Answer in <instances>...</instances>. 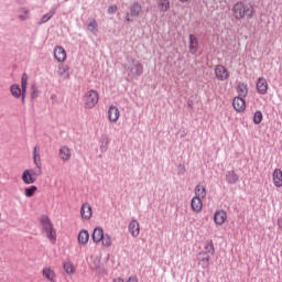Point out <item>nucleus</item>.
<instances>
[{"mask_svg":"<svg viewBox=\"0 0 282 282\" xmlns=\"http://www.w3.org/2000/svg\"><path fill=\"white\" fill-rule=\"evenodd\" d=\"M231 13L236 21H241V19H252L254 17V6L243 1L236 2L231 8Z\"/></svg>","mask_w":282,"mask_h":282,"instance_id":"obj_1","label":"nucleus"},{"mask_svg":"<svg viewBox=\"0 0 282 282\" xmlns=\"http://www.w3.org/2000/svg\"><path fill=\"white\" fill-rule=\"evenodd\" d=\"M40 224L51 243H56V229H54V224H52L50 216H41Z\"/></svg>","mask_w":282,"mask_h":282,"instance_id":"obj_2","label":"nucleus"},{"mask_svg":"<svg viewBox=\"0 0 282 282\" xmlns=\"http://www.w3.org/2000/svg\"><path fill=\"white\" fill-rule=\"evenodd\" d=\"M43 175V167H36V169H26L22 173V182L24 184H34L39 177Z\"/></svg>","mask_w":282,"mask_h":282,"instance_id":"obj_3","label":"nucleus"},{"mask_svg":"<svg viewBox=\"0 0 282 282\" xmlns=\"http://www.w3.org/2000/svg\"><path fill=\"white\" fill-rule=\"evenodd\" d=\"M100 100V95L95 89H90L85 93L83 97L85 109H94L98 101Z\"/></svg>","mask_w":282,"mask_h":282,"instance_id":"obj_4","label":"nucleus"},{"mask_svg":"<svg viewBox=\"0 0 282 282\" xmlns=\"http://www.w3.org/2000/svg\"><path fill=\"white\" fill-rule=\"evenodd\" d=\"M128 69L132 76H142V74H144V66L135 58L129 62Z\"/></svg>","mask_w":282,"mask_h":282,"instance_id":"obj_5","label":"nucleus"},{"mask_svg":"<svg viewBox=\"0 0 282 282\" xmlns=\"http://www.w3.org/2000/svg\"><path fill=\"white\" fill-rule=\"evenodd\" d=\"M214 74L216 78L220 82L228 80L230 78V72L226 66L218 64L214 67Z\"/></svg>","mask_w":282,"mask_h":282,"instance_id":"obj_6","label":"nucleus"},{"mask_svg":"<svg viewBox=\"0 0 282 282\" xmlns=\"http://www.w3.org/2000/svg\"><path fill=\"white\" fill-rule=\"evenodd\" d=\"M94 215V209L89 203H84L80 208V216L83 221H89Z\"/></svg>","mask_w":282,"mask_h":282,"instance_id":"obj_7","label":"nucleus"},{"mask_svg":"<svg viewBox=\"0 0 282 282\" xmlns=\"http://www.w3.org/2000/svg\"><path fill=\"white\" fill-rule=\"evenodd\" d=\"M228 221V213L224 209H219L214 214V224L216 226H224Z\"/></svg>","mask_w":282,"mask_h":282,"instance_id":"obj_8","label":"nucleus"},{"mask_svg":"<svg viewBox=\"0 0 282 282\" xmlns=\"http://www.w3.org/2000/svg\"><path fill=\"white\" fill-rule=\"evenodd\" d=\"M210 257H213V256L209 254L208 252L200 251L198 253V264L202 265V268L204 270H206V268H209V265H210Z\"/></svg>","mask_w":282,"mask_h":282,"instance_id":"obj_9","label":"nucleus"},{"mask_svg":"<svg viewBox=\"0 0 282 282\" xmlns=\"http://www.w3.org/2000/svg\"><path fill=\"white\" fill-rule=\"evenodd\" d=\"M199 51V41L195 34H189L188 52L189 54H197Z\"/></svg>","mask_w":282,"mask_h":282,"instance_id":"obj_10","label":"nucleus"},{"mask_svg":"<svg viewBox=\"0 0 282 282\" xmlns=\"http://www.w3.org/2000/svg\"><path fill=\"white\" fill-rule=\"evenodd\" d=\"M108 120L109 122L116 123L120 120V109L116 106H110L108 108Z\"/></svg>","mask_w":282,"mask_h":282,"instance_id":"obj_11","label":"nucleus"},{"mask_svg":"<svg viewBox=\"0 0 282 282\" xmlns=\"http://www.w3.org/2000/svg\"><path fill=\"white\" fill-rule=\"evenodd\" d=\"M54 56L58 63H65L67 61V51L63 46H55Z\"/></svg>","mask_w":282,"mask_h":282,"instance_id":"obj_12","label":"nucleus"},{"mask_svg":"<svg viewBox=\"0 0 282 282\" xmlns=\"http://www.w3.org/2000/svg\"><path fill=\"white\" fill-rule=\"evenodd\" d=\"M128 230H129L131 237H134V238L140 237V223H138V220H135V219H132L129 223Z\"/></svg>","mask_w":282,"mask_h":282,"instance_id":"obj_13","label":"nucleus"},{"mask_svg":"<svg viewBox=\"0 0 282 282\" xmlns=\"http://www.w3.org/2000/svg\"><path fill=\"white\" fill-rule=\"evenodd\" d=\"M10 94H11V96H13V98H17V99L22 98V104L23 105L25 104V97L23 98V90L19 86V84H13L10 87Z\"/></svg>","mask_w":282,"mask_h":282,"instance_id":"obj_14","label":"nucleus"},{"mask_svg":"<svg viewBox=\"0 0 282 282\" xmlns=\"http://www.w3.org/2000/svg\"><path fill=\"white\" fill-rule=\"evenodd\" d=\"M191 208L193 213H202L204 209V202H202V198L194 196L191 200Z\"/></svg>","mask_w":282,"mask_h":282,"instance_id":"obj_15","label":"nucleus"},{"mask_svg":"<svg viewBox=\"0 0 282 282\" xmlns=\"http://www.w3.org/2000/svg\"><path fill=\"white\" fill-rule=\"evenodd\" d=\"M256 87H257L258 94H262V95L268 94V79H265L264 77L258 78Z\"/></svg>","mask_w":282,"mask_h":282,"instance_id":"obj_16","label":"nucleus"},{"mask_svg":"<svg viewBox=\"0 0 282 282\" xmlns=\"http://www.w3.org/2000/svg\"><path fill=\"white\" fill-rule=\"evenodd\" d=\"M232 107L238 111V113H241L242 111H246V100L241 97H235L232 100Z\"/></svg>","mask_w":282,"mask_h":282,"instance_id":"obj_17","label":"nucleus"},{"mask_svg":"<svg viewBox=\"0 0 282 282\" xmlns=\"http://www.w3.org/2000/svg\"><path fill=\"white\" fill-rule=\"evenodd\" d=\"M58 155L63 162H69V160H72V149L64 145L59 149Z\"/></svg>","mask_w":282,"mask_h":282,"instance_id":"obj_18","label":"nucleus"},{"mask_svg":"<svg viewBox=\"0 0 282 282\" xmlns=\"http://www.w3.org/2000/svg\"><path fill=\"white\" fill-rule=\"evenodd\" d=\"M57 74L62 78V80H69V77H70L69 66L65 64H61L58 67Z\"/></svg>","mask_w":282,"mask_h":282,"instance_id":"obj_19","label":"nucleus"},{"mask_svg":"<svg viewBox=\"0 0 282 282\" xmlns=\"http://www.w3.org/2000/svg\"><path fill=\"white\" fill-rule=\"evenodd\" d=\"M105 237V230H102L101 227H97L93 231V241L94 243H100L102 241V238Z\"/></svg>","mask_w":282,"mask_h":282,"instance_id":"obj_20","label":"nucleus"},{"mask_svg":"<svg viewBox=\"0 0 282 282\" xmlns=\"http://www.w3.org/2000/svg\"><path fill=\"white\" fill-rule=\"evenodd\" d=\"M41 148H39L37 145L34 147L33 149V162L36 166V169H41L43 166V163L41 162Z\"/></svg>","mask_w":282,"mask_h":282,"instance_id":"obj_21","label":"nucleus"},{"mask_svg":"<svg viewBox=\"0 0 282 282\" xmlns=\"http://www.w3.org/2000/svg\"><path fill=\"white\" fill-rule=\"evenodd\" d=\"M273 184L276 188H281L282 186V171L281 169H275L273 172Z\"/></svg>","mask_w":282,"mask_h":282,"instance_id":"obj_22","label":"nucleus"},{"mask_svg":"<svg viewBox=\"0 0 282 282\" xmlns=\"http://www.w3.org/2000/svg\"><path fill=\"white\" fill-rule=\"evenodd\" d=\"M78 243H80V246H87V243H89V231L85 229L79 231Z\"/></svg>","mask_w":282,"mask_h":282,"instance_id":"obj_23","label":"nucleus"},{"mask_svg":"<svg viewBox=\"0 0 282 282\" xmlns=\"http://www.w3.org/2000/svg\"><path fill=\"white\" fill-rule=\"evenodd\" d=\"M131 17H140L142 14V4L140 2H133L130 7Z\"/></svg>","mask_w":282,"mask_h":282,"instance_id":"obj_24","label":"nucleus"},{"mask_svg":"<svg viewBox=\"0 0 282 282\" xmlns=\"http://www.w3.org/2000/svg\"><path fill=\"white\" fill-rule=\"evenodd\" d=\"M160 12H169L171 10V0H158Z\"/></svg>","mask_w":282,"mask_h":282,"instance_id":"obj_25","label":"nucleus"},{"mask_svg":"<svg viewBox=\"0 0 282 282\" xmlns=\"http://www.w3.org/2000/svg\"><path fill=\"white\" fill-rule=\"evenodd\" d=\"M42 274L43 276H45V279H47L51 282L56 281V273L51 268H44Z\"/></svg>","mask_w":282,"mask_h":282,"instance_id":"obj_26","label":"nucleus"},{"mask_svg":"<svg viewBox=\"0 0 282 282\" xmlns=\"http://www.w3.org/2000/svg\"><path fill=\"white\" fill-rule=\"evenodd\" d=\"M237 94L238 96H240L241 98H246L248 96V85L245 83H240L237 86Z\"/></svg>","mask_w":282,"mask_h":282,"instance_id":"obj_27","label":"nucleus"},{"mask_svg":"<svg viewBox=\"0 0 282 282\" xmlns=\"http://www.w3.org/2000/svg\"><path fill=\"white\" fill-rule=\"evenodd\" d=\"M199 199H206V187L204 185H197L195 187V196Z\"/></svg>","mask_w":282,"mask_h":282,"instance_id":"obj_28","label":"nucleus"},{"mask_svg":"<svg viewBox=\"0 0 282 282\" xmlns=\"http://www.w3.org/2000/svg\"><path fill=\"white\" fill-rule=\"evenodd\" d=\"M228 184H237L239 182V175L235 171H229L226 175Z\"/></svg>","mask_w":282,"mask_h":282,"instance_id":"obj_29","label":"nucleus"},{"mask_svg":"<svg viewBox=\"0 0 282 282\" xmlns=\"http://www.w3.org/2000/svg\"><path fill=\"white\" fill-rule=\"evenodd\" d=\"M101 245L104 246V248H111V246L113 245V240L111 239V236H109V234L104 235V238L101 239Z\"/></svg>","mask_w":282,"mask_h":282,"instance_id":"obj_30","label":"nucleus"},{"mask_svg":"<svg viewBox=\"0 0 282 282\" xmlns=\"http://www.w3.org/2000/svg\"><path fill=\"white\" fill-rule=\"evenodd\" d=\"M21 89L23 90V98H25V94H28V74L24 73L21 77Z\"/></svg>","mask_w":282,"mask_h":282,"instance_id":"obj_31","label":"nucleus"},{"mask_svg":"<svg viewBox=\"0 0 282 282\" xmlns=\"http://www.w3.org/2000/svg\"><path fill=\"white\" fill-rule=\"evenodd\" d=\"M204 250L207 254H215V245H213V240L205 243Z\"/></svg>","mask_w":282,"mask_h":282,"instance_id":"obj_32","label":"nucleus"},{"mask_svg":"<svg viewBox=\"0 0 282 282\" xmlns=\"http://www.w3.org/2000/svg\"><path fill=\"white\" fill-rule=\"evenodd\" d=\"M64 270H65L66 274H74L76 272V268L74 267V263H72V262H65Z\"/></svg>","mask_w":282,"mask_h":282,"instance_id":"obj_33","label":"nucleus"},{"mask_svg":"<svg viewBox=\"0 0 282 282\" xmlns=\"http://www.w3.org/2000/svg\"><path fill=\"white\" fill-rule=\"evenodd\" d=\"M36 191H39V187L36 186H31V187H26L24 189V195L25 197H34V194L36 193Z\"/></svg>","mask_w":282,"mask_h":282,"instance_id":"obj_34","label":"nucleus"},{"mask_svg":"<svg viewBox=\"0 0 282 282\" xmlns=\"http://www.w3.org/2000/svg\"><path fill=\"white\" fill-rule=\"evenodd\" d=\"M88 30L89 32H93V34H96V32H98V22L95 19H93L88 23Z\"/></svg>","mask_w":282,"mask_h":282,"instance_id":"obj_35","label":"nucleus"},{"mask_svg":"<svg viewBox=\"0 0 282 282\" xmlns=\"http://www.w3.org/2000/svg\"><path fill=\"white\" fill-rule=\"evenodd\" d=\"M262 120H263V113L261 111H256L253 116L254 124H261Z\"/></svg>","mask_w":282,"mask_h":282,"instance_id":"obj_36","label":"nucleus"},{"mask_svg":"<svg viewBox=\"0 0 282 282\" xmlns=\"http://www.w3.org/2000/svg\"><path fill=\"white\" fill-rule=\"evenodd\" d=\"M55 14V11H50L47 14L43 15L41 19V23H47V21H50V19H52Z\"/></svg>","mask_w":282,"mask_h":282,"instance_id":"obj_37","label":"nucleus"},{"mask_svg":"<svg viewBox=\"0 0 282 282\" xmlns=\"http://www.w3.org/2000/svg\"><path fill=\"white\" fill-rule=\"evenodd\" d=\"M118 12V6L112 4L108 8V14H116Z\"/></svg>","mask_w":282,"mask_h":282,"instance_id":"obj_38","label":"nucleus"},{"mask_svg":"<svg viewBox=\"0 0 282 282\" xmlns=\"http://www.w3.org/2000/svg\"><path fill=\"white\" fill-rule=\"evenodd\" d=\"M30 17V10H25L23 15H19L20 21H26Z\"/></svg>","mask_w":282,"mask_h":282,"instance_id":"obj_39","label":"nucleus"},{"mask_svg":"<svg viewBox=\"0 0 282 282\" xmlns=\"http://www.w3.org/2000/svg\"><path fill=\"white\" fill-rule=\"evenodd\" d=\"M108 147H109V139H106L105 144L101 148V151H107Z\"/></svg>","mask_w":282,"mask_h":282,"instance_id":"obj_40","label":"nucleus"},{"mask_svg":"<svg viewBox=\"0 0 282 282\" xmlns=\"http://www.w3.org/2000/svg\"><path fill=\"white\" fill-rule=\"evenodd\" d=\"M32 90H33V93H32L31 97H32V98H36V96H39V95L36 94V87H35V86H32Z\"/></svg>","mask_w":282,"mask_h":282,"instance_id":"obj_41","label":"nucleus"},{"mask_svg":"<svg viewBox=\"0 0 282 282\" xmlns=\"http://www.w3.org/2000/svg\"><path fill=\"white\" fill-rule=\"evenodd\" d=\"M278 228H280V230H282V216H280L278 218Z\"/></svg>","mask_w":282,"mask_h":282,"instance_id":"obj_42","label":"nucleus"},{"mask_svg":"<svg viewBox=\"0 0 282 282\" xmlns=\"http://www.w3.org/2000/svg\"><path fill=\"white\" fill-rule=\"evenodd\" d=\"M127 282H138L137 276H130Z\"/></svg>","mask_w":282,"mask_h":282,"instance_id":"obj_43","label":"nucleus"},{"mask_svg":"<svg viewBox=\"0 0 282 282\" xmlns=\"http://www.w3.org/2000/svg\"><path fill=\"white\" fill-rule=\"evenodd\" d=\"M113 282H124V280H122V278H117L113 280Z\"/></svg>","mask_w":282,"mask_h":282,"instance_id":"obj_44","label":"nucleus"},{"mask_svg":"<svg viewBox=\"0 0 282 282\" xmlns=\"http://www.w3.org/2000/svg\"><path fill=\"white\" fill-rule=\"evenodd\" d=\"M126 21H131V18L127 17V18H126Z\"/></svg>","mask_w":282,"mask_h":282,"instance_id":"obj_45","label":"nucleus"}]
</instances>
